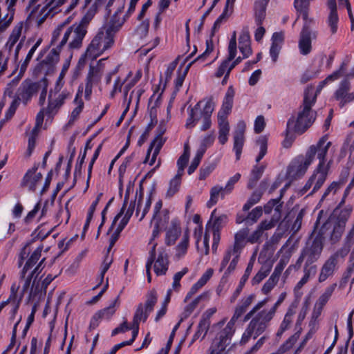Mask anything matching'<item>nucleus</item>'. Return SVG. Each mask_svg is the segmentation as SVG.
Wrapping results in <instances>:
<instances>
[{"mask_svg": "<svg viewBox=\"0 0 354 354\" xmlns=\"http://www.w3.org/2000/svg\"><path fill=\"white\" fill-rule=\"evenodd\" d=\"M182 176L178 174L170 180L169 187L167 192V197H172L179 189Z\"/></svg>", "mask_w": 354, "mask_h": 354, "instance_id": "nucleus-52", "label": "nucleus"}, {"mask_svg": "<svg viewBox=\"0 0 354 354\" xmlns=\"http://www.w3.org/2000/svg\"><path fill=\"white\" fill-rule=\"evenodd\" d=\"M126 19L127 18L124 16L122 19H121L118 15L117 16V15H113L109 24L104 27L108 30V31L113 33L115 35L116 32L120 30L123 24L126 21Z\"/></svg>", "mask_w": 354, "mask_h": 354, "instance_id": "nucleus-34", "label": "nucleus"}, {"mask_svg": "<svg viewBox=\"0 0 354 354\" xmlns=\"http://www.w3.org/2000/svg\"><path fill=\"white\" fill-rule=\"evenodd\" d=\"M228 11L229 10L227 9V8H224L222 14L214 21L213 27L211 30L210 37L209 39L206 40V49L203 53H202L201 55H198L196 57V60H205V59L213 51L214 44L212 41V37L214 36L216 32L219 29L223 21L230 15Z\"/></svg>", "mask_w": 354, "mask_h": 354, "instance_id": "nucleus-13", "label": "nucleus"}, {"mask_svg": "<svg viewBox=\"0 0 354 354\" xmlns=\"http://www.w3.org/2000/svg\"><path fill=\"white\" fill-rule=\"evenodd\" d=\"M43 246H39L27 259L21 271L20 272V278L24 279L25 275L39 261L41 257Z\"/></svg>", "mask_w": 354, "mask_h": 354, "instance_id": "nucleus-28", "label": "nucleus"}, {"mask_svg": "<svg viewBox=\"0 0 354 354\" xmlns=\"http://www.w3.org/2000/svg\"><path fill=\"white\" fill-rule=\"evenodd\" d=\"M43 294H46V290L44 291L42 284L39 282L36 283L35 279L29 292L28 301L34 300L36 297H40Z\"/></svg>", "mask_w": 354, "mask_h": 354, "instance_id": "nucleus-50", "label": "nucleus"}, {"mask_svg": "<svg viewBox=\"0 0 354 354\" xmlns=\"http://www.w3.org/2000/svg\"><path fill=\"white\" fill-rule=\"evenodd\" d=\"M239 50L244 58L248 57L252 54L250 47V36L248 28H244L239 38Z\"/></svg>", "mask_w": 354, "mask_h": 354, "instance_id": "nucleus-25", "label": "nucleus"}, {"mask_svg": "<svg viewBox=\"0 0 354 354\" xmlns=\"http://www.w3.org/2000/svg\"><path fill=\"white\" fill-rule=\"evenodd\" d=\"M216 209H214L211 214L210 220L207 223L206 230H208L209 227H212V231L220 232L227 224L228 221L227 216L226 214L216 216Z\"/></svg>", "mask_w": 354, "mask_h": 354, "instance_id": "nucleus-22", "label": "nucleus"}, {"mask_svg": "<svg viewBox=\"0 0 354 354\" xmlns=\"http://www.w3.org/2000/svg\"><path fill=\"white\" fill-rule=\"evenodd\" d=\"M315 102L316 94H314V89L312 86L308 87L304 91L303 102L297 117L289 118L293 120L292 131L296 133L303 134L315 121L317 112L312 109Z\"/></svg>", "mask_w": 354, "mask_h": 354, "instance_id": "nucleus-1", "label": "nucleus"}, {"mask_svg": "<svg viewBox=\"0 0 354 354\" xmlns=\"http://www.w3.org/2000/svg\"><path fill=\"white\" fill-rule=\"evenodd\" d=\"M263 208L257 206L247 214V225H252L255 223L258 219L262 216Z\"/></svg>", "mask_w": 354, "mask_h": 354, "instance_id": "nucleus-51", "label": "nucleus"}, {"mask_svg": "<svg viewBox=\"0 0 354 354\" xmlns=\"http://www.w3.org/2000/svg\"><path fill=\"white\" fill-rule=\"evenodd\" d=\"M337 283H335L330 285L324 290V292L319 296V299H317V304L319 306L321 309L328 301L331 295L335 291Z\"/></svg>", "mask_w": 354, "mask_h": 354, "instance_id": "nucleus-40", "label": "nucleus"}, {"mask_svg": "<svg viewBox=\"0 0 354 354\" xmlns=\"http://www.w3.org/2000/svg\"><path fill=\"white\" fill-rule=\"evenodd\" d=\"M8 3V13L2 19H0V32L5 31L11 24L15 15V6H10V2Z\"/></svg>", "mask_w": 354, "mask_h": 354, "instance_id": "nucleus-45", "label": "nucleus"}, {"mask_svg": "<svg viewBox=\"0 0 354 354\" xmlns=\"http://www.w3.org/2000/svg\"><path fill=\"white\" fill-rule=\"evenodd\" d=\"M317 271V266L315 263H304L303 277L310 280L314 277Z\"/></svg>", "mask_w": 354, "mask_h": 354, "instance_id": "nucleus-55", "label": "nucleus"}, {"mask_svg": "<svg viewBox=\"0 0 354 354\" xmlns=\"http://www.w3.org/2000/svg\"><path fill=\"white\" fill-rule=\"evenodd\" d=\"M346 66V64L344 62H343L339 70L333 72L331 75H328L324 80L320 82L319 85L317 86V91L315 93L314 92V94H316L317 96V93H319L322 91V89L327 84L328 82H332L334 81L335 80L338 79L344 72Z\"/></svg>", "mask_w": 354, "mask_h": 354, "instance_id": "nucleus-33", "label": "nucleus"}, {"mask_svg": "<svg viewBox=\"0 0 354 354\" xmlns=\"http://www.w3.org/2000/svg\"><path fill=\"white\" fill-rule=\"evenodd\" d=\"M208 106L210 107V114H212L215 103L213 98L209 97L199 101L189 113V118L187 120L186 127L193 128L196 123L204 118L205 111L207 110Z\"/></svg>", "mask_w": 354, "mask_h": 354, "instance_id": "nucleus-8", "label": "nucleus"}, {"mask_svg": "<svg viewBox=\"0 0 354 354\" xmlns=\"http://www.w3.org/2000/svg\"><path fill=\"white\" fill-rule=\"evenodd\" d=\"M106 2V0H95L93 4L89 8L83 17L91 22L99 8L102 7Z\"/></svg>", "mask_w": 354, "mask_h": 354, "instance_id": "nucleus-48", "label": "nucleus"}, {"mask_svg": "<svg viewBox=\"0 0 354 354\" xmlns=\"http://www.w3.org/2000/svg\"><path fill=\"white\" fill-rule=\"evenodd\" d=\"M215 169L213 163H204L200 169L199 179L205 180Z\"/></svg>", "mask_w": 354, "mask_h": 354, "instance_id": "nucleus-62", "label": "nucleus"}, {"mask_svg": "<svg viewBox=\"0 0 354 354\" xmlns=\"http://www.w3.org/2000/svg\"><path fill=\"white\" fill-rule=\"evenodd\" d=\"M297 308V305L292 304L284 316L283 320L282 321L280 326L283 328L288 330L292 321V317L295 314V308Z\"/></svg>", "mask_w": 354, "mask_h": 354, "instance_id": "nucleus-49", "label": "nucleus"}, {"mask_svg": "<svg viewBox=\"0 0 354 354\" xmlns=\"http://www.w3.org/2000/svg\"><path fill=\"white\" fill-rule=\"evenodd\" d=\"M181 233L179 221L173 219L171 222V226L167 231L165 237V243L167 245H174Z\"/></svg>", "mask_w": 354, "mask_h": 354, "instance_id": "nucleus-26", "label": "nucleus"}, {"mask_svg": "<svg viewBox=\"0 0 354 354\" xmlns=\"http://www.w3.org/2000/svg\"><path fill=\"white\" fill-rule=\"evenodd\" d=\"M189 160V157L187 154H182L177 160L178 166V176H183L184 173L185 167L187 166Z\"/></svg>", "mask_w": 354, "mask_h": 354, "instance_id": "nucleus-64", "label": "nucleus"}, {"mask_svg": "<svg viewBox=\"0 0 354 354\" xmlns=\"http://www.w3.org/2000/svg\"><path fill=\"white\" fill-rule=\"evenodd\" d=\"M324 244V237L322 234L314 235L313 232L301 249L294 268L299 270L303 263H315L321 257Z\"/></svg>", "mask_w": 354, "mask_h": 354, "instance_id": "nucleus-2", "label": "nucleus"}, {"mask_svg": "<svg viewBox=\"0 0 354 354\" xmlns=\"http://www.w3.org/2000/svg\"><path fill=\"white\" fill-rule=\"evenodd\" d=\"M264 171V167L263 166H254L251 174H250V178L248 183V188L251 189H253L257 181L261 178V176L263 175V173Z\"/></svg>", "mask_w": 354, "mask_h": 354, "instance_id": "nucleus-37", "label": "nucleus"}, {"mask_svg": "<svg viewBox=\"0 0 354 354\" xmlns=\"http://www.w3.org/2000/svg\"><path fill=\"white\" fill-rule=\"evenodd\" d=\"M328 136H324L322 137L316 145H311L308 151H310L312 149H314L315 153L312 157V162L315 159V155H317V158L319 159V164L322 165L323 167H326V156L328 153V149L331 145L330 142H327Z\"/></svg>", "mask_w": 354, "mask_h": 354, "instance_id": "nucleus-17", "label": "nucleus"}, {"mask_svg": "<svg viewBox=\"0 0 354 354\" xmlns=\"http://www.w3.org/2000/svg\"><path fill=\"white\" fill-rule=\"evenodd\" d=\"M244 144V137L234 136V151L236 160H239Z\"/></svg>", "mask_w": 354, "mask_h": 354, "instance_id": "nucleus-61", "label": "nucleus"}, {"mask_svg": "<svg viewBox=\"0 0 354 354\" xmlns=\"http://www.w3.org/2000/svg\"><path fill=\"white\" fill-rule=\"evenodd\" d=\"M109 252H107V254L104 257V259L102 266H101V271H100V282L94 288H96L102 283V281L104 280V274L107 272V270L109 269L110 266L113 262V258L109 256Z\"/></svg>", "mask_w": 354, "mask_h": 354, "instance_id": "nucleus-54", "label": "nucleus"}, {"mask_svg": "<svg viewBox=\"0 0 354 354\" xmlns=\"http://www.w3.org/2000/svg\"><path fill=\"white\" fill-rule=\"evenodd\" d=\"M57 46L53 48L49 54L46 57L45 59L41 62L37 66L40 70L44 69L46 67L49 69H53L55 65L59 62V53L62 48H59V43L55 44Z\"/></svg>", "mask_w": 354, "mask_h": 354, "instance_id": "nucleus-21", "label": "nucleus"}, {"mask_svg": "<svg viewBox=\"0 0 354 354\" xmlns=\"http://www.w3.org/2000/svg\"><path fill=\"white\" fill-rule=\"evenodd\" d=\"M81 93L82 91L79 90L74 100V102L77 104V106L73 110L71 113L70 120L68 123L69 125H71L74 123V122L78 118L80 114L84 109V102L81 98H80V95H81Z\"/></svg>", "mask_w": 354, "mask_h": 354, "instance_id": "nucleus-36", "label": "nucleus"}, {"mask_svg": "<svg viewBox=\"0 0 354 354\" xmlns=\"http://www.w3.org/2000/svg\"><path fill=\"white\" fill-rule=\"evenodd\" d=\"M70 23V19L68 18L66 19L64 22L59 24L57 28L55 29V30L53 32L52 35V39H51V45H55L56 43H57L59 37L64 34L66 29L69 27Z\"/></svg>", "mask_w": 354, "mask_h": 354, "instance_id": "nucleus-44", "label": "nucleus"}, {"mask_svg": "<svg viewBox=\"0 0 354 354\" xmlns=\"http://www.w3.org/2000/svg\"><path fill=\"white\" fill-rule=\"evenodd\" d=\"M101 79L100 70L97 67L90 66L89 71L86 80V85L93 87L97 84Z\"/></svg>", "mask_w": 354, "mask_h": 354, "instance_id": "nucleus-38", "label": "nucleus"}, {"mask_svg": "<svg viewBox=\"0 0 354 354\" xmlns=\"http://www.w3.org/2000/svg\"><path fill=\"white\" fill-rule=\"evenodd\" d=\"M330 162L329 161L326 167L322 166V165H318L316 169L314 170L313 174L309 178L314 186L311 191V192L308 195H313L315 192H317L324 185L325 183L328 171L330 167Z\"/></svg>", "mask_w": 354, "mask_h": 354, "instance_id": "nucleus-14", "label": "nucleus"}, {"mask_svg": "<svg viewBox=\"0 0 354 354\" xmlns=\"http://www.w3.org/2000/svg\"><path fill=\"white\" fill-rule=\"evenodd\" d=\"M252 268H253V262H252L250 261L248 264V266L245 270L243 275L242 276V277L240 279L238 286L236 287L235 291L233 292L232 295L230 297L231 303H234L236 300V299L238 298L239 295L241 294L246 281H248V279L252 272Z\"/></svg>", "mask_w": 354, "mask_h": 354, "instance_id": "nucleus-29", "label": "nucleus"}, {"mask_svg": "<svg viewBox=\"0 0 354 354\" xmlns=\"http://www.w3.org/2000/svg\"><path fill=\"white\" fill-rule=\"evenodd\" d=\"M65 1L66 0H50L39 11L38 24H41L48 15H51L53 17L57 12V8L64 4Z\"/></svg>", "mask_w": 354, "mask_h": 354, "instance_id": "nucleus-20", "label": "nucleus"}, {"mask_svg": "<svg viewBox=\"0 0 354 354\" xmlns=\"http://www.w3.org/2000/svg\"><path fill=\"white\" fill-rule=\"evenodd\" d=\"M345 226L346 222L344 221L333 222L330 220H328L322 225L317 234H322L324 239L326 235L330 234V241L332 244H334L340 240Z\"/></svg>", "mask_w": 354, "mask_h": 354, "instance_id": "nucleus-9", "label": "nucleus"}, {"mask_svg": "<svg viewBox=\"0 0 354 354\" xmlns=\"http://www.w3.org/2000/svg\"><path fill=\"white\" fill-rule=\"evenodd\" d=\"M68 68H69V63L66 62L63 65L62 69V71L59 73V75L57 80V82H56V84L55 86V92H57V93L61 91L62 86H64V82L63 80L66 75V73Z\"/></svg>", "mask_w": 354, "mask_h": 354, "instance_id": "nucleus-58", "label": "nucleus"}, {"mask_svg": "<svg viewBox=\"0 0 354 354\" xmlns=\"http://www.w3.org/2000/svg\"><path fill=\"white\" fill-rule=\"evenodd\" d=\"M221 188L220 186H214L210 190V199L207 203L208 207L216 205L218 201V196L221 192Z\"/></svg>", "mask_w": 354, "mask_h": 354, "instance_id": "nucleus-60", "label": "nucleus"}, {"mask_svg": "<svg viewBox=\"0 0 354 354\" xmlns=\"http://www.w3.org/2000/svg\"><path fill=\"white\" fill-rule=\"evenodd\" d=\"M90 21L82 18L79 23H75L72 26L68 27L61 41L59 42V48H63L68 39L71 41L68 43V48L70 50L79 49L82 47V41L87 32V28Z\"/></svg>", "mask_w": 354, "mask_h": 354, "instance_id": "nucleus-3", "label": "nucleus"}, {"mask_svg": "<svg viewBox=\"0 0 354 354\" xmlns=\"http://www.w3.org/2000/svg\"><path fill=\"white\" fill-rule=\"evenodd\" d=\"M270 0H256L254 3V19L257 26H261L266 15V8Z\"/></svg>", "mask_w": 354, "mask_h": 354, "instance_id": "nucleus-27", "label": "nucleus"}, {"mask_svg": "<svg viewBox=\"0 0 354 354\" xmlns=\"http://www.w3.org/2000/svg\"><path fill=\"white\" fill-rule=\"evenodd\" d=\"M169 221V211L168 209H164L161 213L153 214L151 220V225H153L151 241L157 238L160 233L165 230Z\"/></svg>", "mask_w": 354, "mask_h": 354, "instance_id": "nucleus-12", "label": "nucleus"}, {"mask_svg": "<svg viewBox=\"0 0 354 354\" xmlns=\"http://www.w3.org/2000/svg\"><path fill=\"white\" fill-rule=\"evenodd\" d=\"M39 84L40 81L39 82H33L29 79L25 80L18 88L16 93L20 96L21 101L26 104L39 91L40 88Z\"/></svg>", "mask_w": 354, "mask_h": 354, "instance_id": "nucleus-15", "label": "nucleus"}, {"mask_svg": "<svg viewBox=\"0 0 354 354\" xmlns=\"http://www.w3.org/2000/svg\"><path fill=\"white\" fill-rule=\"evenodd\" d=\"M118 301L119 296H118L108 307L98 310L96 313L101 317L102 319H110L115 313V307Z\"/></svg>", "mask_w": 354, "mask_h": 354, "instance_id": "nucleus-43", "label": "nucleus"}, {"mask_svg": "<svg viewBox=\"0 0 354 354\" xmlns=\"http://www.w3.org/2000/svg\"><path fill=\"white\" fill-rule=\"evenodd\" d=\"M210 324H211V322H207L205 319L200 320L198 325L197 330L196 331V333H194V335L193 336L192 343H193L194 342H195L196 339H198L200 337H201V339L205 338V337L209 330Z\"/></svg>", "mask_w": 354, "mask_h": 354, "instance_id": "nucleus-41", "label": "nucleus"}, {"mask_svg": "<svg viewBox=\"0 0 354 354\" xmlns=\"http://www.w3.org/2000/svg\"><path fill=\"white\" fill-rule=\"evenodd\" d=\"M257 142L260 147V151L256 158V162H259L267 153V138L266 137H261L257 140Z\"/></svg>", "mask_w": 354, "mask_h": 354, "instance_id": "nucleus-63", "label": "nucleus"}, {"mask_svg": "<svg viewBox=\"0 0 354 354\" xmlns=\"http://www.w3.org/2000/svg\"><path fill=\"white\" fill-rule=\"evenodd\" d=\"M339 21V17L337 15V12H330L327 23L328 26L330 28L331 34L334 35L337 31V24Z\"/></svg>", "mask_w": 354, "mask_h": 354, "instance_id": "nucleus-57", "label": "nucleus"}, {"mask_svg": "<svg viewBox=\"0 0 354 354\" xmlns=\"http://www.w3.org/2000/svg\"><path fill=\"white\" fill-rule=\"evenodd\" d=\"M267 185L268 182L266 180H263L261 182L259 185V189L254 191L250 198L248 199L247 202L244 204L243 207V212H248L253 205L260 201L263 194V192L267 187Z\"/></svg>", "mask_w": 354, "mask_h": 354, "instance_id": "nucleus-23", "label": "nucleus"}, {"mask_svg": "<svg viewBox=\"0 0 354 354\" xmlns=\"http://www.w3.org/2000/svg\"><path fill=\"white\" fill-rule=\"evenodd\" d=\"M203 149L198 150L194 158H193L191 165H189L187 173L190 175L195 171L198 166L199 165L201 160L203 156Z\"/></svg>", "mask_w": 354, "mask_h": 354, "instance_id": "nucleus-59", "label": "nucleus"}, {"mask_svg": "<svg viewBox=\"0 0 354 354\" xmlns=\"http://www.w3.org/2000/svg\"><path fill=\"white\" fill-rule=\"evenodd\" d=\"M153 270L155 273L159 275H165L168 270V255L165 251H160L157 259L154 260Z\"/></svg>", "mask_w": 354, "mask_h": 354, "instance_id": "nucleus-24", "label": "nucleus"}, {"mask_svg": "<svg viewBox=\"0 0 354 354\" xmlns=\"http://www.w3.org/2000/svg\"><path fill=\"white\" fill-rule=\"evenodd\" d=\"M350 82L347 80H344L340 82L339 88L335 93V98L339 101V106L341 108L354 100V93H350Z\"/></svg>", "mask_w": 354, "mask_h": 354, "instance_id": "nucleus-18", "label": "nucleus"}, {"mask_svg": "<svg viewBox=\"0 0 354 354\" xmlns=\"http://www.w3.org/2000/svg\"><path fill=\"white\" fill-rule=\"evenodd\" d=\"M248 228H243L238 231L234 236V243L232 246L234 250L239 253L241 252V250L245 247L246 242H248V237L249 236Z\"/></svg>", "mask_w": 354, "mask_h": 354, "instance_id": "nucleus-30", "label": "nucleus"}, {"mask_svg": "<svg viewBox=\"0 0 354 354\" xmlns=\"http://www.w3.org/2000/svg\"><path fill=\"white\" fill-rule=\"evenodd\" d=\"M39 164H35L34 166L28 169L24 176L21 186L22 187H28L30 192H34L36 190L37 185L42 179L41 173H36L38 169Z\"/></svg>", "mask_w": 354, "mask_h": 354, "instance_id": "nucleus-16", "label": "nucleus"}, {"mask_svg": "<svg viewBox=\"0 0 354 354\" xmlns=\"http://www.w3.org/2000/svg\"><path fill=\"white\" fill-rule=\"evenodd\" d=\"M274 316L268 310H263L254 317L248 325L241 338L242 343H246L253 336L254 339L263 334Z\"/></svg>", "mask_w": 354, "mask_h": 354, "instance_id": "nucleus-5", "label": "nucleus"}, {"mask_svg": "<svg viewBox=\"0 0 354 354\" xmlns=\"http://www.w3.org/2000/svg\"><path fill=\"white\" fill-rule=\"evenodd\" d=\"M128 222H124V220L122 219L120 223H119L116 230L112 234L110 241H109V245L108 248V252H110V250L112 249V248L114 246L115 242L118 239L119 235L120 232L122 231V230L124 228V227L127 225Z\"/></svg>", "mask_w": 354, "mask_h": 354, "instance_id": "nucleus-53", "label": "nucleus"}, {"mask_svg": "<svg viewBox=\"0 0 354 354\" xmlns=\"http://www.w3.org/2000/svg\"><path fill=\"white\" fill-rule=\"evenodd\" d=\"M52 91H50L48 96V106L46 109V115H53L57 113V110L64 104V103L57 97L55 99L52 98Z\"/></svg>", "mask_w": 354, "mask_h": 354, "instance_id": "nucleus-42", "label": "nucleus"}, {"mask_svg": "<svg viewBox=\"0 0 354 354\" xmlns=\"http://www.w3.org/2000/svg\"><path fill=\"white\" fill-rule=\"evenodd\" d=\"M283 189L281 190V194L279 197L270 199L263 207V210L265 214H269L274 209V214L272 216V220L274 221H279L281 217V212L283 208V202L281 201L283 196Z\"/></svg>", "mask_w": 354, "mask_h": 354, "instance_id": "nucleus-19", "label": "nucleus"}, {"mask_svg": "<svg viewBox=\"0 0 354 354\" xmlns=\"http://www.w3.org/2000/svg\"><path fill=\"white\" fill-rule=\"evenodd\" d=\"M158 300L157 293L155 290H151L147 296V300L143 305L140 304L135 312L133 315V322L136 324H140V322L142 321L146 322L149 314L153 310V307Z\"/></svg>", "mask_w": 354, "mask_h": 354, "instance_id": "nucleus-10", "label": "nucleus"}, {"mask_svg": "<svg viewBox=\"0 0 354 354\" xmlns=\"http://www.w3.org/2000/svg\"><path fill=\"white\" fill-rule=\"evenodd\" d=\"M339 259V253L336 252L331 254L322 265L318 277V281L323 283L328 278L332 277L335 272L337 270L338 261Z\"/></svg>", "mask_w": 354, "mask_h": 354, "instance_id": "nucleus-11", "label": "nucleus"}, {"mask_svg": "<svg viewBox=\"0 0 354 354\" xmlns=\"http://www.w3.org/2000/svg\"><path fill=\"white\" fill-rule=\"evenodd\" d=\"M314 153V149H312L306 151L305 156H299L295 158L288 166V176L294 179L301 178L313 162L312 157Z\"/></svg>", "mask_w": 354, "mask_h": 354, "instance_id": "nucleus-7", "label": "nucleus"}, {"mask_svg": "<svg viewBox=\"0 0 354 354\" xmlns=\"http://www.w3.org/2000/svg\"><path fill=\"white\" fill-rule=\"evenodd\" d=\"M234 90L232 86L228 87L225 93L221 109L218 111V115H228L233 106V98L234 96Z\"/></svg>", "mask_w": 354, "mask_h": 354, "instance_id": "nucleus-31", "label": "nucleus"}, {"mask_svg": "<svg viewBox=\"0 0 354 354\" xmlns=\"http://www.w3.org/2000/svg\"><path fill=\"white\" fill-rule=\"evenodd\" d=\"M207 296V293L203 292V294L196 297L190 304L185 307L184 311L181 314V317H183L184 319H187L193 313L199 302L202 299L206 298Z\"/></svg>", "mask_w": 354, "mask_h": 354, "instance_id": "nucleus-39", "label": "nucleus"}, {"mask_svg": "<svg viewBox=\"0 0 354 354\" xmlns=\"http://www.w3.org/2000/svg\"><path fill=\"white\" fill-rule=\"evenodd\" d=\"M165 142H166L165 138L156 136L154 138V139L152 140V142H151L150 146L147 150V157L145 158V162L147 161V160L149 157L150 153L153 149V151H155V154H159L160 151Z\"/></svg>", "mask_w": 354, "mask_h": 354, "instance_id": "nucleus-46", "label": "nucleus"}, {"mask_svg": "<svg viewBox=\"0 0 354 354\" xmlns=\"http://www.w3.org/2000/svg\"><path fill=\"white\" fill-rule=\"evenodd\" d=\"M115 35L105 28H100L87 48V53L91 56L100 55L110 48L114 44Z\"/></svg>", "mask_w": 354, "mask_h": 354, "instance_id": "nucleus-6", "label": "nucleus"}, {"mask_svg": "<svg viewBox=\"0 0 354 354\" xmlns=\"http://www.w3.org/2000/svg\"><path fill=\"white\" fill-rule=\"evenodd\" d=\"M292 123H293V120L288 119V120L287 122L286 132H285V139L282 142L283 147L286 149H288L292 146V145L295 139V136L294 135V133H295V132L294 131H292V127H293Z\"/></svg>", "mask_w": 354, "mask_h": 354, "instance_id": "nucleus-35", "label": "nucleus"}, {"mask_svg": "<svg viewBox=\"0 0 354 354\" xmlns=\"http://www.w3.org/2000/svg\"><path fill=\"white\" fill-rule=\"evenodd\" d=\"M228 344L215 337L209 348L210 354H221Z\"/></svg>", "mask_w": 354, "mask_h": 354, "instance_id": "nucleus-56", "label": "nucleus"}, {"mask_svg": "<svg viewBox=\"0 0 354 354\" xmlns=\"http://www.w3.org/2000/svg\"><path fill=\"white\" fill-rule=\"evenodd\" d=\"M196 58L193 60L191 63H189L185 70L182 72L180 71V69H178V75L175 80V92H178L180 87L183 86V82L185 80V78L188 73V71L191 66L196 62H197Z\"/></svg>", "mask_w": 354, "mask_h": 354, "instance_id": "nucleus-47", "label": "nucleus"}, {"mask_svg": "<svg viewBox=\"0 0 354 354\" xmlns=\"http://www.w3.org/2000/svg\"><path fill=\"white\" fill-rule=\"evenodd\" d=\"M255 297L254 294H250L242 298L236 305L234 315L230 322L227 324L226 326L217 334L216 337L217 339L227 344H230L231 338L235 330L234 325L236 322L246 313L248 307L255 299Z\"/></svg>", "mask_w": 354, "mask_h": 354, "instance_id": "nucleus-4", "label": "nucleus"}, {"mask_svg": "<svg viewBox=\"0 0 354 354\" xmlns=\"http://www.w3.org/2000/svg\"><path fill=\"white\" fill-rule=\"evenodd\" d=\"M23 29V22L18 23L12 29V32L5 45V48L10 52L13 46L19 41Z\"/></svg>", "mask_w": 354, "mask_h": 354, "instance_id": "nucleus-32", "label": "nucleus"}]
</instances>
